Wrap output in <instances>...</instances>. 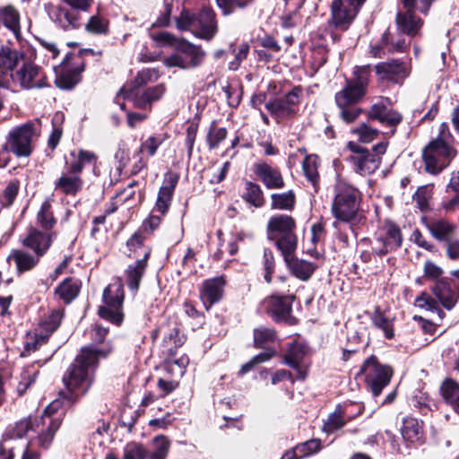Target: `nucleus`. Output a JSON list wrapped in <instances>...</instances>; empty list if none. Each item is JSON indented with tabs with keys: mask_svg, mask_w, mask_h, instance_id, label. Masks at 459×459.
Wrapping results in <instances>:
<instances>
[{
	"mask_svg": "<svg viewBox=\"0 0 459 459\" xmlns=\"http://www.w3.org/2000/svg\"><path fill=\"white\" fill-rule=\"evenodd\" d=\"M304 356V347L301 344L294 343L289 348L284 357V363L290 367H298V364L301 363Z\"/></svg>",
	"mask_w": 459,
	"mask_h": 459,
	"instance_id": "5fc2aeb1",
	"label": "nucleus"
},
{
	"mask_svg": "<svg viewBox=\"0 0 459 459\" xmlns=\"http://www.w3.org/2000/svg\"><path fill=\"white\" fill-rule=\"evenodd\" d=\"M253 0H216L218 7L224 15L231 13L235 8H244Z\"/></svg>",
	"mask_w": 459,
	"mask_h": 459,
	"instance_id": "680f3d73",
	"label": "nucleus"
},
{
	"mask_svg": "<svg viewBox=\"0 0 459 459\" xmlns=\"http://www.w3.org/2000/svg\"><path fill=\"white\" fill-rule=\"evenodd\" d=\"M295 252H281L284 261L292 274L301 281H307L316 266L314 263L294 257Z\"/></svg>",
	"mask_w": 459,
	"mask_h": 459,
	"instance_id": "cd10ccee",
	"label": "nucleus"
},
{
	"mask_svg": "<svg viewBox=\"0 0 459 459\" xmlns=\"http://www.w3.org/2000/svg\"><path fill=\"white\" fill-rule=\"evenodd\" d=\"M36 136V129L32 123L23 124L10 132L4 150L0 155H4L5 152H11L17 157H28L32 152V141Z\"/></svg>",
	"mask_w": 459,
	"mask_h": 459,
	"instance_id": "9d476101",
	"label": "nucleus"
},
{
	"mask_svg": "<svg viewBox=\"0 0 459 459\" xmlns=\"http://www.w3.org/2000/svg\"><path fill=\"white\" fill-rule=\"evenodd\" d=\"M366 0H333L332 19L335 26L347 28Z\"/></svg>",
	"mask_w": 459,
	"mask_h": 459,
	"instance_id": "4468645a",
	"label": "nucleus"
},
{
	"mask_svg": "<svg viewBox=\"0 0 459 459\" xmlns=\"http://www.w3.org/2000/svg\"><path fill=\"white\" fill-rule=\"evenodd\" d=\"M375 396L381 394L383 388L390 382L393 370L390 367L380 364L375 356L365 360L360 371Z\"/></svg>",
	"mask_w": 459,
	"mask_h": 459,
	"instance_id": "9b49d317",
	"label": "nucleus"
},
{
	"mask_svg": "<svg viewBox=\"0 0 459 459\" xmlns=\"http://www.w3.org/2000/svg\"><path fill=\"white\" fill-rule=\"evenodd\" d=\"M147 456L148 452L141 444L132 442L124 447L123 459H145Z\"/></svg>",
	"mask_w": 459,
	"mask_h": 459,
	"instance_id": "13d9d810",
	"label": "nucleus"
},
{
	"mask_svg": "<svg viewBox=\"0 0 459 459\" xmlns=\"http://www.w3.org/2000/svg\"><path fill=\"white\" fill-rule=\"evenodd\" d=\"M51 242L50 234L33 227L29 229L27 237L22 240V245L32 249L38 256H42L48 251Z\"/></svg>",
	"mask_w": 459,
	"mask_h": 459,
	"instance_id": "bb28decb",
	"label": "nucleus"
},
{
	"mask_svg": "<svg viewBox=\"0 0 459 459\" xmlns=\"http://www.w3.org/2000/svg\"><path fill=\"white\" fill-rule=\"evenodd\" d=\"M299 456L307 457L309 456L321 449V441L319 439H310L306 442L300 443L296 446Z\"/></svg>",
	"mask_w": 459,
	"mask_h": 459,
	"instance_id": "052dcab7",
	"label": "nucleus"
},
{
	"mask_svg": "<svg viewBox=\"0 0 459 459\" xmlns=\"http://www.w3.org/2000/svg\"><path fill=\"white\" fill-rule=\"evenodd\" d=\"M395 22L398 30L410 37L416 36L423 25V21L415 15L413 10L398 12Z\"/></svg>",
	"mask_w": 459,
	"mask_h": 459,
	"instance_id": "c756f323",
	"label": "nucleus"
},
{
	"mask_svg": "<svg viewBox=\"0 0 459 459\" xmlns=\"http://www.w3.org/2000/svg\"><path fill=\"white\" fill-rule=\"evenodd\" d=\"M56 82L60 89L70 90L78 82V78L75 73L65 72L62 73Z\"/></svg>",
	"mask_w": 459,
	"mask_h": 459,
	"instance_id": "774afa93",
	"label": "nucleus"
},
{
	"mask_svg": "<svg viewBox=\"0 0 459 459\" xmlns=\"http://www.w3.org/2000/svg\"><path fill=\"white\" fill-rule=\"evenodd\" d=\"M23 59V54L8 47L0 48V87H10V74Z\"/></svg>",
	"mask_w": 459,
	"mask_h": 459,
	"instance_id": "a211bd4d",
	"label": "nucleus"
},
{
	"mask_svg": "<svg viewBox=\"0 0 459 459\" xmlns=\"http://www.w3.org/2000/svg\"><path fill=\"white\" fill-rule=\"evenodd\" d=\"M271 207L275 210L291 211L296 204V195L292 190L271 195Z\"/></svg>",
	"mask_w": 459,
	"mask_h": 459,
	"instance_id": "4c0bfd02",
	"label": "nucleus"
},
{
	"mask_svg": "<svg viewBox=\"0 0 459 459\" xmlns=\"http://www.w3.org/2000/svg\"><path fill=\"white\" fill-rule=\"evenodd\" d=\"M61 405L59 400H55L45 408L40 417H36L34 431L38 433L36 442L39 447L48 448L52 444L63 420L64 411Z\"/></svg>",
	"mask_w": 459,
	"mask_h": 459,
	"instance_id": "39448f33",
	"label": "nucleus"
},
{
	"mask_svg": "<svg viewBox=\"0 0 459 459\" xmlns=\"http://www.w3.org/2000/svg\"><path fill=\"white\" fill-rule=\"evenodd\" d=\"M370 74V68L368 65H362L359 67H356L354 71V79L351 80L353 83H355L359 88H362L366 91V87L368 83V77Z\"/></svg>",
	"mask_w": 459,
	"mask_h": 459,
	"instance_id": "338daca9",
	"label": "nucleus"
},
{
	"mask_svg": "<svg viewBox=\"0 0 459 459\" xmlns=\"http://www.w3.org/2000/svg\"><path fill=\"white\" fill-rule=\"evenodd\" d=\"M349 149L354 153L350 157L356 172L359 174H371L380 165V155L384 154L387 148L386 142H381L374 145L373 152L360 147L354 142H349Z\"/></svg>",
	"mask_w": 459,
	"mask_h": 459,
	"instance_id": "0eeeda50",
	"label": "nucleus"
},
{
	"mask_svg": "<svg viewBox=\"0 0 459 459\" xmlns=\"http://www.w3.org/2000/svg\"><path fill=\"white\" fill-rule=\"evenodd\" d=\"M164 140L165 137L162 134L151 135L141 143L139 152L152 157Z\"/></svg>",
	"mask_w": 459,
	"mask_h": 459,
	"instance_id": "8fccbe9b",
	"label": "nucleus"
},
{
	"mask_svg": "<svg viewBox=\"0 0 459 459\" xmlns=\"http://www.w3.org/2000/svg\"><path fill=\"white\" fill-rule=\"evenodd\" d=\"M153 451L148 455L149 459H165L169 450L167 437L160 436L153 439Z\"/></svg>",
	"mask_w": 459,
	"mask_h": 459,
	"instance_id": "864d4df0",
	"label": "nucleus"
},
{
	"mask_svg": "<svg viewBox=\"0 0 459 459\" xmlns=\"http://www.w3.org/2000/svg\"><path fill=\"white\" fill-rule=\"evenodd\" d=\"M317 166V157L315 155L307 156L302 163L304 174L314 186H316L318 182Z\"/></svg>",
	"mask_w": 459,
	"mask_h": 459,
	"instance_id": "603ef678",
	"label": "nucleus"
},
{
	"mask_svg": "<svg viewBox=\"0 0 459 459\" xmlns=\"http://www.w3.org/2000/svg\"><path fill=\"white\" fill-rule=\"evenodd\" d=\"M179 385L177 379L162 377L158 379L157 386L160 391L159 396L163 398L175 391Z\"/></svg>",
	"mask_w": 459,
	"mask_h": 459,
	"instance_id": "e2e57ef3",
	"label": "nucleus"
},
{
	"mask_svg": "<svg viewBox=\"0 0 459 459\" xmlns=\"http://www.w3.org/2000/svg\"><path fill=\"white\" fill-rule=\"evenodd\" d=\"M85 30L91 34L106 35L109 30V22L98 13L90 17L85 24Z\"/></svg>",
	"mask_w": 459,
	"mask_h": 459,
	"instance_id": "37998d69",
	"label": "nucleus"
},
{
	"mask_svg": "<svg viewBox=\"0 0 459 459\" xmlns=\"http://www.w3.org/2000/svg\"><path fill=\"white\" fill-rule=\"evenodd\" d=\"M197 14L188 9H184L176 18V26L180 30H194L195 32Z\"/></svg>",
	"mask_w": 459,
	"mask_h": 459,
	"instance_id": "3c124183",
	"label": "nucleus"
},
{
	"mask_svg": "<svg viewBox=\"0 0 459 459\" xmlns=\"http://www.w3.org/2000/svg\"><path fill=\"white\" fill-rule=\"evenodd\" d=\"M415 305L432 313H437L439 319H442L444 312L438 307L437 301L429 294L422 293L415 299Z\"/></svg>",
	"mask_w": 459,
	"mask_h": 459,
	"instance_id": "6e6d98bb",
	"label": "nucleus"
},
{
	"mask_svg": "<svg viewBox=\"0 0 459 459\" xmlns=\"http://www.w3.org/2000/svg\"><path fill=\"white\" fill-rule=\"evenodd\" d=\"M70 156L72 160L66 161L67 167L71 172L80 175L86 166L91 165L95 167L98 161V156L95 152L83 149H80L77 152H71Z\"/></svg>",
	"mask_w": 459,
	"mask_h": 459,
	"instance_id": "2f4dec72",
	"label": "nucleus"
},
{
	"mask_svg": "<svg viewBox=\"0 0 459 459\" xmlns=\"http://www.w3.org/2000/svg\"><path fill=\"white\" fill-rule=\"evenodd\" d=\"M371 321L376 327L384 332L385 336L387 339H392L394 337L393 321L387 317L378 307H376L372 314Z\"/></svg>",
	"mask_w": 459,
	"mask_h": 459,
	"instance_id": "a19ab883",
	"label": "nucleus"
},
{
	"mask_svg": "<svg viewBox=\"0 0 459 459\" xmlns=\"http://www.w3.org/2000/svg\"><path fill=\"white\" fill-rule=\"evenodd\" d=\"M275 332L272 328L258 327L254 330V343L256 348L265 349L275 340Z\"/></svg>",
	"mask_w": 459,
	"mask_h": 459,
	"instance_id": "de8ad7c7",
	"label": "nucleus"
},
{
	"mask_svg": "<svg viewBox=\"0 0 459 459\" xmlns=\"http://www.w3.org/2000/svg\"><path fill=\"white\" fill-rule=\"evenodd\" d=\"M456 155L457 151L451 143L430 141L422 150L425 169L428 173L437 175L450 165Z\"/></svg>",
	"mask_w": 459,
	"mask_h": 459,
	"instance_id": "423d86ee",
	"label": "nucleus"
},
{
	"mask_svg": "<svg viewBox=\"0 0 459 459\" xmlns=\"http://www.w3.org/2000/svg\"><path fill=\"white\" fill-rule=\"evenodd\" d=\"M81 287L80 280L69 277L56 288L55 294L65 303L69 304L78 296Z\"/></svg>",
	"mask_w": 459,
	"mask_h": 459,
	"instance_id": "72a5a7b5",
	"label": "nucleus"
},
{
	"mask_svg": "<svg viewBox=\"0 0 459 459\" xmlns=\"http://www.w3.org/2000/svg\"><path fill=\"white\" fill-rule=\"evenodd\" d=\"M40 257L35 253L32 255L23 249H13L7 256V261L9 264L13 263L17 272L22 273L34 268L39 262Z\"/></svg>",
	"mask_w": 459,
	"mask_h": 459,
	"instance_id": "7c9ffc66",
	"label": "nucleus"
},
{
	"mask_svg": "<svg viewBox=\"0 0 459 459\" xmlns=\"http://www.w3.org/2000/svg\"><path fill=\"white\" fill-rule=\"evenodd\" d=\"M84 186V180L80 174L71 172L67 167V171L63 172L60 177L55 181V190L65 195L75 196L79 194Z\"/></svg>",
	"mask_w": 459,
	"mask_h": 459,
	"instance_id": "b1692460",
	"label": "nucleus"
},
{
	"mask_svg": "<svg viewBox=\"0 0 459 459\" xmlns=\"http://www.w3.org/2000/svg\"><path fill=\"white\" fill-rule=\"evenodd\" d=\"M159 76V72L156 69H143L137 74L130 85L124 86L122 89H135V91H139L140 87L155 82Z\"/></svg>",
	"mask_w": 459,
	"mask_h": 459,
	"instance_id": "a18cd8bd",
	"label": "nucleus"
},
{
	"mask_svg": "<svg viewBox=\"0 0 459 459\" xmlns=\"http://www.w3.org/2000/svg\"><path fill=\"white\" fill-rule=\"evenodd\" d=\"M444 400L459 414V385L452 379H446L441 385Z\"/></svg>",
	"mask_w": 459,
	"mask_h": 459,
	"instance_id": "e433bc0d",
	"label": "nucleus"
},
{
	"mask_svg": "<svg viewBox=\"0 0 459 459\" xmlns=\"http://www.w3.org/2000/svg\"><path fill=\"white\" fill-rule=\"evenodd\" d=\"M10 87L19 86L24 90L39 89L48 86L42 69L30 61H23L10 74Z\"/></svg>",
	"mask_w": 459,
	"mask_h": 459,
	"instance_id": "6e6552de",
	"label": "nucleus"
},
{
	"mask_svg": "<svg viewBox=\"0 0 459 459\" xmlns=\"http://www.w3.org/2000/svg\"><path fill=\"white\" fill-rule=\"evenodd\" d=\"M150 254V248H143V257H138L133 264L128 265L126 271V283L132 291H137L139 289L141 280L148 264Z\"/></svg>",
	"mask_w": 459,
	"mask_h": 459,
	"instance_id": "393cba45",
	"label": "nucleus"
},
{
	"mask_svg": "<svg viewBox=\"0 0 459 459\" xmlns=\"http://www.w3.org/2000/svg\"><path fill=\"white\" fill-rule=\"evenodd\" d=\"M179 176L177 173L169 171L165 174L164 181L160 186L155 204V208L161 214H165L171 204L175 188L178 185Z\"/></svg>",
	"mask_w": 459,
	"mask_h": 459,
	"instance_id": "412c9836",
	"label": "nucleus"
},
{
	"mask_svg": "<svg viewBox=\"0 0 459 459\" xmlns=\"http://www.w3.org/2000/svg\"><path fill=\"white\" fill-rule=\"evenodd\" d=\"M368 117L370 119L377 120L381 125L391 128L390 134L393 135L395 132V127L402 121V115L395 110L386 108L383 104H374L371 106L368 112Z\"/></svg>",
	"mask_w": 459,
	"mask_h": 459,
	"instance_id": "4be33fe9",
	"label": "nucleus"
},
{
	"mask_svg": "<svg viewBox=\"0 0 459 459\" xmlns=\"http://www.w3.org/2000/svg\"><path fill=\"white\" fill-rule=\"evenodd\" d=\"M63 315L64 310L62 308L52 310L51 313L40 322L35 334V341L27 342L26 350L35 351L38 345L44 343L48 337L58 328Z\"/></svg>",
	"mask_w": 459,
	"mask_h": 459,
	"instance_id": "f3484780",
	"label": "nucleus"
},
{
	"mask_svg": "<svg viewBox=\"0 0 459 459\" xmlns=\"http://www.w3.org/2000/svg\"><path fill=\"white\" fill-rule=\"evenodd\" d=\"M19 190V183L17 181H11L4 188L2 195L0 196V202L3 206H10Z\"/></svg>",
	"mask_w": 459,
	"mask_h": 459,
	"instance_id": "69168bd1",
	"label": "nucleus"
},
{
	"mask_svg": "<svg viewBox=\"0 0 459 459\" xmlns=\"http://www.w3.org/2000/svg\"><path fill=\"white\" fill-rule=\"evenodd\" d=\"M301 95V87H294L283 98L274 99L267 102L265 108L279 121L292 117L299 111Z\"/></svg>",
	"mask_w": 459,
	"mask_h": 459,
	"instance_id": "f8f14e48",
	"label": "nucleus"
},
{
	"mask_svg": "<svg viewBox=\"0 0 459 459\" xmlns=\"http://www.w3.org/2000/svg\"><path fill=\"white\" fill-rule=\"evenodd\" d=\"M153 39L160 43L175 46V52L164 58L163 62L168 67L195 68L204 59V52L200 48L185 39H178L169 32H160Z\"/></svg>",
	"mask_w": 459,
	"mask_h": 459,
	"instance_id": "7ed1b4c3",
	"label": "nucleus"
},
{
	"mask_svg": "<svg viewBox=\"0 0 459 459\" xmlns=\"http://www.w3.org/2000/svg\"><path fill=\"white\" fill-rule=\"evenodd\" d=\"M431 236L439 242H447L455 236L456 225L446 219H433L426 222Z\"/></svg>",
	"mask_w": 459,
	"mask_h": 459,
	"instance_id": "c85d7f7f",
	"label": "nucleus"
},
{
	"mask_svg": "<svg viewBox=\"0 0 459 459\" xmlns=\"http://www.w3.org/2000/svg\"><path fill=\"white\" fill-rule=\"evenodd\" d=\"M433 185H424L419 186L414 193L412 199L421 212H426L430 209L429 202L433 195Z\"/></svg>",
	"mask_w": 459,
	"mask_h": 459,
	"instance_id": "ea45409f",
	"label": "nucleus"
},
{
	"mask_svg": "<svg viewBox=\"0 0 459 459\" xmlns=\"http://www.w3.org/2000/svg\"><path fill=\"white\" fill-rule=\"evenodd\" d=\"M351 134L356 135L360 142L368 143L374 141L378 136L379 132L366 124H361L359 126L353 128Z\"/></svg>",
	"mask_w": 459,
	"mask_h": 459,
	"instance_id": "4d7b16f0",
	"label": "nucleus"
},
{
	"mask_svg": "<svg viewBox=\"0 0 459 459\" xmlns=\"http://www.w3.org/2000/svg\"><path fill=\"white\" fill-rule=\"evenodd\" d=\"M382 43L388 47L389 52H404L409 45L410 41H406L404 39H399L397 40H390L388 32H385L382 37Z\"/></svg>",
	"mask_w": 459,
	"mask_h": 459,
	"instance_id": "0e129e2a",
	"label": "nucleus"
},
{
	"mask_svg": "<svg viewBox=\"0 0 459 459\" xmlns=\"http://www.w3.org/2000/svg\"><path fill=\"white\" fill-rule=\"evenodd\" d=\"M401 432L404 439L415 442L420 438L421 427L417 419L408 417L403 420Z\"/></svg>",
	"mask_w": 459,
	"mask_h": 459,
	"instance_id": "c03bdc74",
	"label": "nucleus"
},
{
	"mask_svg": "<svg viewBox=\"0 0 459 459\" xmlns=\"http://www.w3.org/2000/svg\"><path fill=\"white\" fill-rule=\"evenodd\" d=\"M224 284L225 281L222 277H215L204 281L200 290V298L206 309L221 299Z\"/></svg>",
	"mask_w": 459,
	"mask_h": 459,
	"instance_id": "a878e982",
	"label": "nucleus"
},
{
	"mask_svg": "<svg viewBox=\"0 0 459 459\" xmlns=\"http://www.w3.org/2000/svg\"><path fill=\"white\" fill-rule=\"evenodd\" d=\"M36 417L29 416L17 421L13 428L9 431L8 436L11 438H22L30 430L34 431L36 427Z\"/></svg>",
	"mask_w": 459,
	"mask_h": 459,
	"instance_id": "49530a36",
	"label": "nucleus"
},
{
	"mask_svg": "<svg viewBox=\"0 0 459 459\" xmlns=\"http://www.w3.org/2000/svg\"><path fill=\"white\" fill-rule=\"evenodd\" d=\"M432 292L446 309L454 307L459 297V293L453 290L448 281L443 278L436 281Z\"/></svg>",
	"mask_w": 459,
	"mask_h": 459,
	"instance_id": "473e14b6",
	"label": "nucleus"
},
{
	"mask_svg": "<svg viewBox=\"0 0 459 459\" xmlns=\"http://www.w3.org/2000/svg\"><path fill=\"white\" fill-rule=\"evenodd\" d=\"M333 192L332 214L338 221L350 224V230L355 235L352 226L364 219L360 209L362 195L358 188L342 179L337 180Z\"/></svg>",
	"mask_w": 459,
	"mask_h": 459,
	"instance_id": "f03ea898",
	"label": "nucleus"
},
{
	"mask_svg": "<svg viewBox=\"0 0 459 459\" xmlns=\"http://www.w3.org/2000/svg\"><path fill=\"white\" fill-rule=\"evenodd\" d=\"M293 299V296H271L264 300L263 305L274 321L292 325L295 323V318L291 315Z\"/></svg>",
	"mask_w": 459,
	"mask_h": 459,
	"instance_id": "ddd939ff",
	"label": "nucleus"
},
{
	"mask_svg": "<svg viewBox=\"0 0 459 459\" xmlns=\"http://www.w3.org/2000/svg\"><path fill=\"white\" fill-rule=\"evenodd\" d=\"M227 136V130L224 127L212 126L207 134V143L210 149H215Z\"/></svg>",
	"mask_w": 459,
	"mask_h": 459,
	"instance_id": "bf43d9fd",
	"label": "nucleus"
},
{
	"mask_svg": "<svg viewBox=\"0 0 459 459\" xmlns=\"http://www.w3.org/2000/svg\"><path fill=\"white\" fill-rule=\"evenodd\" d=\"M295 228L296 221L290 215L276 214L269 219L267 223L268 238L275 240L281 253L289 254L296 251L298 238L294 232Z\"/></svg>",
	"mask_w": 459,
	"mask_h": 459,
	"instance_id": "20e7f679",
	"label": "nucleus"
},
{
	"mask_svg": "<svg viewBox=\"0 0 459 459\" xmlns=\"http://www.w3.org/2000/svg\"><path fill=\"white\" fill-rule=\"evenodd\" d=\"M218 31V24L214 12L209 7H204L196 17L195 36L210 40Z\"/></svg>",
	"mask_w": 459,
	"mask_h": 459,
	"instance_id": "5701e85b",
	"label": "nucleus"
},
{
	"mask_svg": "<svg viewBox=\"0 0 459 459\" xmlns=\"http://www.w3.org/2000/svg\"><path fill=\"white\" fill-rule=\"evenodd\" d=\"M81 10L65 7L63 5L52 6L49 16L52 21L65 30H72L81 26Z\"/></svg>",
	"mask_w": 459,
	"mask_h": 459,
	"instance_id": "6ab92c4d",
	"label": "nucleus"
},
{
	"mask_svg": "<svg viewBox=\"0 0 459 459\" xmlns=\"http://www.w3.org/2000/svg\"><path fill=\"white\" fill-rule=\"evenodd\" d=\"M243 198L256 208L262 207L264 204V194L260 186L250 181L246 183V191L243 194Z\"/></svg>",
	"mask_w": 459,
	"mask_h": 459,
	"instance_id": "79ce46f5",
	"label": "nucleus"
},
{
	"mask_svg": "<svg viewBox=\"0 0 459 459\" xmlns=\"http://www.w3.org/2000/svg\"><path fill=\"white\" fill-rule=\"evenodd\" d=\"M37 221L40 227L44 230H51L56 224V220L51 212V203L46 200L41 204V207L37 214Z\"/></svg>",
	"mask_w": 459,
	"mask_h": 459,
	"instance_id": "09e8293b",
	"label": "nucleus"
},
{
	"mask_svg": "<svg viewBox=\"0 0 459 459\" xmlns=\"http://www.w3.org/2000/svg\"><path fill=\"white\" fill-rule=\"evenodd\" d=\"M391 251L401 247L403 238L400 229L392 222H387L379 235Z\"/></svg>",
	"mask_w": 459,
	"mask_h": 459,
	"instance_id": "c9c22d12",
	"label": "nucleus"
},
{
	"mask_svg": "<svg viewBox=\"0 0 459 459\" xmlns=\"http://www.w3.org/2000/svg\"><path fill=\"white\" fill-rule=\"evenodd\" d=\"M254 172L267 189H281L285 186L281 170L265 161L255 162Z\"/></svg>",
	"mask_w": 459,
	"mask_h": 459,
	"instance_id": "aec40b11",
	"label": "nucleus"
},
{
	"mask_svg": "<svg viewBox=\"0 0 459 459\" xmlns=\"http://www.w3.org/2000/svg\"><path fill=\"white\" fill-rule=\"evenodd\" d=\"M365 92L366 91L351 81L342 91L336 94L335 101L339 108H343L358 102L365 95Z\"/></svg>",
	"mask_w": 459,
	"mask_h": 459,
	"instance_id": "f704fd0d",
	"label": "nucleus"
},
{
	"mask_svg": "<svg viewBox=\"0 0 459 459\" xmlns=\"http://www.w3.org/2000/svg\"><path fill=\"white\" fill-rule=\"evenodd\" d=\"M376 74L381 81L398 82L408 77L411 73L410 62L392 59L381 62L375 66Z\"/></svg>",
	"mask_w": 459,
	"mask_h": 459,
	"instance_id": "2eb2a0df",
	"label": "nucleus"
},
{
	"mask_svg": "<svg viewBox=\"0 0 459 459\" xmlns=\"http://www.w3.org/2000/svg\"><path fill=\"white\" fill-rule=\"evenodd\" d=\"M39 375V369L34 364L24 367L20 374V379L16 389L20 395H22L26 390L34 383Z\"/></svg>",
	"mask_w": 459,
	"mask_h": 459,
	"instance_id": "58836bf2",
	"label": "nucleus"
},
{
	"mask_svg": "<svg viewBox=\"0 0 459 459\" xmlns=\"http://www.w3.org/2000/svg\"><path fill=\"white\" fill-rule=\"evenodd\" d=\"M124 289L120 282L109 284L103 292L105 305L99 308L100 317L115 324L120 325L124 318L122 306L124 301Z\"/></svg>",
	"mask_w": 459,
	"mask_h": 459,
	"instance_id": "1a4fd4ad",
	"label": "nucleus"
},
{
	"mask_svg": "<svg viewBox=\"0 0 459 459\" xmlns=\"http://www.w3.org/2000/svg\"><path fill=\"white\" fill-rule=\"evenodd\" d=\"M110 351L111 347L105 350L85 347L81 350V353L63 377L66 388L61 393L64 399L70 403H74L88 392L99 358L106 357Z\"/></svg>",
	"mask_w": 459,
	"mask_h": 459,
	"instance_id": "f257e3e1",
	"label": "nucleus"
},
{
	"mask_svg": "<svg viewBox=\"0 0 459 459\" xmlns=\"http://www.w3.org/2000/svg\"><path fill=\"white\" fill-rule=\"evenodd\" d=\"M164 84L160 83L154 87L146 89L143 92L135 89H121L120 92L124 98L132 101L136 108H150L152 102L159 100L165 93Z\"/></svg>",
	"mask_w": 459,
	"mask_h": 459,
	"instance_id": "dca6fc26",
	"label": "nucleus"
}]
</instances>
